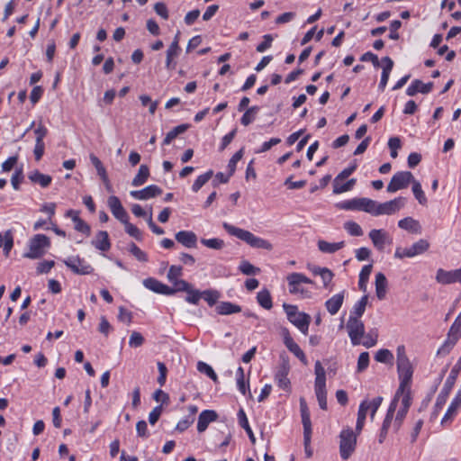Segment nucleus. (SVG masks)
Wrapping results in <instances>:
<instances>
[{
  "label": "nucleus",
  "instance_id": "obj_11",
  "mask_svg": "<svg viewBox=\"0 0 461 461\" xmlns=\"http://www.w3.org/2000/svg\"><path fill=\"white\" fill-rule=\"evenodd\" d=\"M63 263L77 275H89L94 271L92 266L78 256L68 257V258L63 259Z\"/></svg>",
  "mask_w": 461,
  "mask_h": 461
},
{
  "label": "nucleus",
  "instance_id": "obj_27",
  "mask_svg": "<svg viewBox=\"0 0 461 461\" xmlns=\"http://www.w3.org/2000/svg\"><path fill=\"white\" fill-rule=\"evenodd\" d=\"M179 41V32L174 38V41L170 44L169 48L167 50V59H166V68L167 69L174 68L175 66H172V60L175 57L178 56L180 48L178 45Z\"/></svg>",
  "mask_w": 461,
  "mask_h": 461
},
{
  "label": "nucleus",
  "instance_id": "obj_10",
  "mask_svg": "<svg viewBox=\"0 0 461 461\" xmlns=\"http://www.w3.org/2000/svg\"><path fill=\"white\" fill-rule=\"evenodd\" d=\"M346 329L352 345L357 346L361 343V339L365 335V325L360 319L348 317Z\"/></svg>",
  "mask_w": 461,
  "mask_h": 461
},
{
  "label": "nucleus",
  "instance_id": "obj_60",
  "mask_svg": "<svg viewBox=\"0 0 461 461\" xmlns=\"http://www.w3.org/2000/svg\"><path fill=\"white\" fill-rule=\"evenodd\" d=\"M357 169V165L353 164L349 167L344 168L333 180V184H338V182L344 181L349 176H351L355 170Z\"/></svg>",
  "mask_w": 461,
  "mask_h": 461
},
{
  "label": "nucleus",
  "instance_id": "obj_12",
  "mask_svg": "<svg viewBox=\"0 0 461 461\" xmlns=\"http://www.w3.org/2000/svg\"><path fill=\"white\" fill-rule=\"evenodd\" d=\"M404 205V199L402 197L380 203L376 202L375 216L383 214L391 215L398 212Z\"/></svg>",
  "mask_w": 461,
  "mask_h": 461
},
{
  "label": "nucleus",
  "instance_id": "obj_32",
  "mask_svg": "<svg viewBox=\"0 0 461 461\" xmlns=\"http://www.w3.org/2000/svg\"><path fill=\"white\" fill-rule=\"evenodd\" d=\"M345 246L344 241L330 243L325 240L318 241V248L323 253L332 254L341 249Z\"/></svg>",
  "mask_w": 461,
  "mask_h": 461
},
{
  "label": "nucleus",
  "instance_id": "obj_50",
  "mask_svg": "<svg viewBox=\"0 0 461 461\" xmlns=\"http://www.w3.org/2000/svg\"><path fill=\"white\" fill-rule=\"evenodd\" d=\"M220 298V293L216 290H204L202 292L201 299H203L210 306L214 305Z\"/></svg>",
  "mask_w": 461,
  "mask_h": 461
},
{
  "label": "nucleus",
  "instance_id": "obj_63",
  "mask_svg": "<svg viewBox=\"0 0 461 461\" xmlns=\"http://www.w3.org/2000/svg\"><path fill=\"white\" fill-rule=\"evenodd\" d=\"M55 266V262L53 260H44L38 264L36 272L38 275L47 274L51 268Z\"/></svg>",
  "mask_w": 461,
  "mask_h": 461
},
{
  "label": "nucleus",
  "instance_id": "obj_25",
  "mask_svg": "<svg viewBox=\"0 0 461 461\" xmlns=\"http://www.w3.org/2000/svg\"><path fill=\"white\" fill-rule=\"evenodd\" d=\"M344 301V292L334 294L329 300L326 301L325 306L327 311L331 314L335 315L341 308Z\"/></svg>",
  "mask_w": 461,
  "mask_h": 461
},
{
  "label": "nucleus",
  "instance_id": "obj_64",
  "mask_svg": "<svg viewBox=\"0 0 461 461\" xmlns=\"http://www.w3.org/2000/svg\"><path fill=\"white\" fill-rule=\"evenodd\" d=\"M143 343H144V338L140 332H138V331L131 332L130 339H129L130 347L138 348V347H140Z\"/></svg>",
  "mask_w": 461,
  "mask_h": 461
},
{
  "label": "nucleus",
  "instance_id": "obj_38",
  "mask_svg": "<svg viewBox=\"0 0 461 461\" xmlns=\"http://www.w3.org/2000/svg\"><path fill=\"white\" fill-rule=\"evenodd\" d=\"M238 420H239V423H240V427L243 428L246 430V432H247L250 441L252 443H255L256 438H255L254 433H253V431H252V429H251V428H250V426L249 424V420H248L247 415H246V413H245L243 409H240L239 411V412H238Z\"/></svg>",
  "mask_w": 461,
  "mask_h": 461
},
{
  "label": "nucleus",
  "instance_id": "obj_2",
  "mask_svg": "<svg viewBox=\"0 0 461 461\" xmlns=\"http://www.w3.org/2000/svg\"><path fill=\"white\" fill-rule=\"evenodd\" d=\"M461 371V357L458 358V360L456 361V363L455 364V366L452 367L451 371H450V374L449 375L447 376L445 384H444V386L441 390V392L439 393V394L438 395L437 397V401H436V403H435V413L434 415L437 414V412L442 408V406L446 403V401L456 383V380L458 376V374L460 373Z\"/></svg>",
  "mask_w": 461,
  "mask_h": 461
},
{
  "label": "nucleus",
  "instance_id": "obj_31",
  "mask_svg": "<svg viewBox=\"0 0 461 461\" xmlns=\"http://www.w3.org/2000/svg\"><path fill=\"white\" fill-rule=\"evenodd\" d=\"M14 246V236L10 230L0 233V248H4V252L6 257L9 256L10 251Z\"/></svg>",
  "mask_w": 461,
  "mask_h": 461
},
{
  "label": "nucleus",
  "instance_id": "obj_34",
  "mask_svg": "<svg viewBox=\"0 0 461 461\" xmlns=\"http://www.w3.org/2000/svg\"><path fill=\"white\" fill-rule=\"evenodd\" d=\"M367 302H368V296L367 295L362 296L361 299L354 304V306L350 312L349 317H353V318L355 317V319H360L366 311Z\"/></svg>",
  "mask_w": 461,
  "mask_h": 461
},
{
  "label": "nucleus",
  "instance_id": "obj_5",
  "mask_svg": "<svg viewBox=\"0 0 461 461\" xmlns=\"http://www.w3.org/2000/svg\"><path fill=\"white\" fill-rule=\"evenodd\" d=\"M376 201L370 198H353L340 202L337 207L346 211H362L375 216Z\"/></svg>",
  "mask_w": 461,
  "mask_h": 461
},
{
  "label": "nucleus",
  "instance_id": "obj_53",
  "mask_svg": "<svg viewBox=\"0 0 461 461\" xmlns=\"http://www.w3.org/2000/svg\"><path fill=\"white\" fill-rule=\"evenodd\" d=\"M344 229L351 236L359 237V236L363 235V230H362L361 226L353 221H346L344 223Z\"/></svg>",
  "mask_w": 461,
  "mask_h": 461
},
{
  "label": "nucleus",
  "instance_id": "obj_56",
  "mask_svg": "<svg viewBox=\"0 0 461 461\" xmlns=\"http://www.w3.org/2000/svg\"><path fill=\"white\" fill-rule=\"evenodd\" d=\"M197 370L203 374H205L207 376H209L213 381H217L218 377H217L216 373L214 372L212 367L211 366H209L208 364H206L203 361H199L197 363Z\"/></svg>",
  "mask_w": 461,
  "mask_h": 461
},
{
  "label": "nucleus",
  "instance_id": "obj_23",
  "mask_svg": "<svg viewBox=\"0 0 461 461\" xmlns=\"http://www.w3.org/2000/svg\"><path fill=\"white\" fill-rule=\"evenodd\" d=\"M382 62L384 63L383 71L381 75L380 83L378 85L379 91L383 92L387 85L389 80L390 73L393 68V61L390 57H384L382 59Z\"/></svg>",
  "mask_w": 461,
  "mask_h": 461
},
{
  "label": "nucleus",
  "instance_id": "obj_39",
  "mask_svg": "<svg viewBox=\"0 0 461 461\" xmlns=\"http://www.w3.org/2000/svg\"><path fill=\"white\" fill-rule=\"evenodd\" d=\"M70 214H75V217L73 218V221L75 222V229L79 232L89 235L90 234V227L87 223H86L83 220H81L78 217L77 212L69 210L66 213V215H70Z\"/></svg>",
  "mask_w": 461,
  "mask_h": 461
},
{
  "label": "nucleus",
  "instance_id": "obj_57",
  "mask_svg": "<svg viewBox=\"0 0 461 461\" xmlns=\"http://www.w3.org/2000/svg\"><path fill=\"white\" fill-rule=\"evenodd\" d=\"M201 243L212 249H221L224 247V241L218 238L202 239Z\"/></svg>",
  "mask_w": 461,
  "mask_h": 461
},
{
  "label": "nucleus",
  "instance_id": "obj_19",
  "mask_svg": "<svg viewBox=\"0 0 461 461\" xmlns=\"http://www.w3.org/2000/svg\"><path fill=\"white\" fill-rule=\"evenodd\" d=\"M143 285L157 294L171 295L173 294V290H170V287L160 281L157 280L153 277H149L143 280Z\"/></svg>",
  "mask_w": 461,
  "mask_h": 461
},
{
  "label": "nucleus",
  "instance_id": "obj_3",
  "mask_svg": "<svg viewBox=\"0 0 461 461\" xmlns=\"http://www.w3.org/2000/svg\"><path fill=\"white\" fill-rule=\"evenodd\" d=\"M29 250L23 254V258L37 259L43 257L50 247V240L44 234H36L29 240Z\"/></svg>",
  "mask_w": 461,
  "mask_h": 461
},
{
  "label": "nucleus",
  "instance_id": "obj_46",
  "mask_svg": "<svg viewBox=\"0 0 461 461\" xmlns=\"http://www.w3.org/2000/svg\"><path fill=\"white\" fill-rule=\"evenodd\" d=\"M410 248L412 257H415L426 252L429 248V243L428 240L420 239L417 242L413 243L412 246Z\"/></svg>",
  "mask_w": 461,
  "mask_h": 461
},
{
  "label": "nucleus",
  "instance_id": "obj_1",
  "mask_svg": "<svg viewBox=\"0 0 461 461\" xmlns=\"http://www.w3.org/2000/svg\"><path fill=\"white\" fill-rule=\"evenodd\" d=\"M222 227L230 236L240 239L252 248L267 250H271L273 248L272 244L268 240L258 237L249 230L238 228L228 222H223Z\"/></svg>",
  "mask_w": 461,
  "mask_h": 461
},
{
  "label": "nucleus",
  "instance_id": "obj_42",
  "mask_svg": "<svg viewBox=\"0 0 461 461\" xmlns=\"http://www.w3.org/2000/svg\"><path fill=\"white\" fill-rule=\"evenodd\" d=\"M189 128V124H180L168 131L163 140V145H169L179 134L184 133Z\"/></svg>",
  "mask_w": 461,
  "mask_h": 461
},
{
  "label": "nucleus",
  "instance_id": "obj_26",
  "mask_svg": "<svg viewBox=\"0 0 461 461\" xmlns=\"http://www.w3.org/2000/svg\"><path fill=\"white\" fill-rule=\"evenodd\" d=\"M375 294L379 300H384L386 296L388 282L386 276L383 273L375 275Z\"/></svg>",
  "mask_w": 461,
  "mask_h": 461
},
{
  "label": "nucleus",
  "instance_id": "obj_62",
  "mask_svg": "<svg viewBox=\"0 0 461 461\" xmlns=\"http://www.w3.org/2000/svg\"><path fill=\"white\" fill-rule=\"evenodd\" d=\"M171 284L173 285V287H170V290H173V294L176 292H185L191 285L190 283L184 279L172 281Z\"/></svg>",
  "mask_w": 461,
  "mask_h": 461
},
{
  "label": "nucleus",
  "instance_id": "obj_49",
  "mask_svg": "<svg viewBox=\"0 0 461 461\" xmlns=\"http://www.w3.org/2000/svg\"><path fill=\"white\" fill-rule=\"evenodd\" d=\"M186 296L185 298V302L191 304H198L201 300L202 292L198 289L194 288L191 285L190 288L185 291Z\"/></svg>",
  "mask_w": 461,
  "mask_h": 461
},
{
  "label": "nucleus",
  "instance_id": "obj_28",
  "mask_svg": "<svg viewBox=\"0 0 461 461\" xmlns=\"http://www.w3.org/2000/svg\"><path fill=\"white\" fill-rule=\"evenodd\" d=\"M369 238L372 240V243L374 244V246L378 250H382L384 249L387 233L384 230L374 229V230H370Z\"/></svg>",
  "mask_w": 461,
  "mask_h": 461
},
{
  "label": "nucleus",
  "instance_id": "obj_37",
  "mask_svg": "<svg viewBox=\"0 0 461 461\" xmlns=\"http://www.w3.org/2000/svg\"><path fill=\"white\" fill-rule=\"evenodd\" d=\"M396 397L399 399L400 396H402V406L401 408L409 410L411 404V385H408L406 388H404L402 391L400 390V387L396 391Z\"/></svg>",
  "mask_w": 461,
  "mask_h": 461
},
{
  "label": "nucleus",
  "instance_id": "obj_54",
  "mask_svg": "<svg viewBox=\"0 0 461 461\" xmlns=\"http://www.w3.org/2000/svg\"><path fill=\"white\" fill-rule=\"evenodd\" d=\"M356 182L357 180L355 178H351L344 183V185H340V182H338V184H333V193L339 194L348 192L353 188V186L356 185Z\"/></svg>",
  "mask_w": 461,
  "mask_h": 461
},
{
  "label": "nucleus",
  "instance_id": "obj_51",
  "mask_svg": "<svg viewBox=\"0 0 461 461\" xmlns=\"http://www.w3.org/2000/svg\"><path fill=\"white\" fill-rule=\"evenodd\" d=\"M239 269L242 274L247 276H255L260 273V269L258 267L253 266L247 260H243L240 263Z\"/></svg>",
  "mask_w": 461,
  "mask_h": 461
},
{
  "label": "nucleus",
  "instance_id": "obj_48",
  "mask_svg": "<svg viewBox=\"0 0 461 461\" xmlns=\"http://www.w3.org/2000/svg\"><path fill=\"white\" fill-rule=\"evenodd\" d=\"M128 250L138 261H148V255L143 250H141L135 243L131 242L128 246Z\"/></svg>",
  "mask_w": 461,
  "mask_h": 461
},
{
  "label": "nucleus",
  "instance_id": "obj_29",
  "mask_svg": "<svg viewBox=\"0 0 461 461\" xmlns=\"http://www.w3.org/2000/svg\"><path fill=\"white\" fill-rule=\"evenodd\" d=\"M28 178L30 179L31 182H32L34 184H38L42 188L48 187L52 182V177L50 176L42 174L41 172H40L37 169L32 171L28 175Z\"/></svg>",
  "mask_w": 461,
  "mask_h": 461
},
{
  "label": "nucleus",
  "instance_id": "obj_58",
  "mask_svg": "<svg viewBox=\"0 0 461 461\" xmlns=\"http://www.w3.org/2000/svg\"><path fill=\"white\" fill-rule=\"evenodd\" d=\"M125 226V231L132 238L136 239L137 240L140 241L142 240V233L137 228L135 225L129 222V220L123 222Z\"/></svg>",
  "mask_w": 461,
  "mask_h": 461
},
{
  "label": "nucleus",
  "instance_id": "obj_61",
  "mask_svg": "<svg viewBox=\"0 0 461 461\" xmlns=\"http://www.w3.org/2000/svg\"><path fill=\"white\" fill-rule=\"evenodd\" d=\"M393 417L385 415V418L383 421L382 428L379 434V443H383L385 439L389 428L392 424Z\"/></svg>",
  "mask_w": 461,
  "mask_h": 461
},
{
  "label": "nucleus",
  "instance_id": "obj_8",
  "mask_svg": "<svg viewBox=\"0 0 461 461\" xmlns=\"http://www.w3.org/2000/svg\"><path fill=\"white\" fill-rule=\"evenodd\" d=\"M289 286V293L292 294H300L303 298H310L311 292L302 288L301 284H312V280L302 273L294 272L286 277Z\"/></svg>",
  "mask_w": 461,
  "mask_h": 461
},
{
  "label": "nucleus",
  "instance_id": "obj_33",
  "mask_svg": "<svg viewBox=\"0 0 461 461\" xmlns=\"http://www.w3.org/2000/svg\"><path fill=\"white\" fill-rule=\"evenodd\" d=\"M398 226L401 229L420 233V225L418 221L412 219L411 217H406L398 221Z\"/></svg>",
  "mask_w": 461,
  "mask_h": 461
},
{
  "label": "nucleus",
  "instance_id": "obj_16",
  "mask_svg": "<svg viewBox=\"0 0 461 461\" xmlns=\"http://www.w3.org/2000/svg\"><path fill=\"white\" fill-rule=\"evenodd\" d=\"M108 205L113 216L122 223L129 220V215L117 196H110L108 198Z\"/></svg>",
  "mask_w": 461,
  "mask_h": 461
},
{
  "label": "nucleus",
  "instance_id": "obj_44",
  "mask_svg": "<svg viewBox=\"0 0 461 461\" xmlns=\"http://www.w3.org/2000/svg\"><path fill=\"white\" fill-rule=\"evenodd\" d=\"M412 184V193L415 198L418 200L419 203L421 205H426L428 203L427 197L421 188V185L416 179L413 180Z\"/></svg>",
  "mask_w": 461,
  "mask_h": 461
},
{
  "label": "nucleus",
  "instance_id": "obj_40",
  "mask_svg": "<svg viewBox=\"0 0 461 461\" xmlns=\"http://www.w3.org/2000/svg\"><path fill=\"white\" fill-rule=\"evenodd\" d=\"M373 265L368 264L362 267L360 273H359V280H358V286L359 289L363 292H366V285L369 279V276L372 272Z\"/></svg>",
  "mask_w": 461,
  "mask_h": 461
},
{
  "label": "nucleus",
  "instance_id": "obj_21",
  "mask_svg": "<svg viewBox=\"0 0 461 461\" xmlns=\"http://www.w3.org/2000/svg\"><path fill=\"white\" fill-rule=\"evenodd\" d=\"M218 418V414L215 411L212 410H205L203 411L198 417V422H197V430L199 432H203L207 428L208 425L216 420Z\"/></svg>",
  "mask_w": 461,
  "mask_h": 461
},
{
  "label": "nucleus",
  "instance_id": "obj_47",
  "mask_svg": "<svg viewBox=\"0 0 461 461\" xmlns=\"http://www.w3.org/2000/svg\"><path fill=\"white\" fill-rule=\"evenodd\" d=\"M258 111V106H251L249 109H247V111L243 113L240 119L241 124H243L244 126H248L249 124H250L255 120Z\"/></svg>",
  "mask_w": 461,
  "mask_h": 461
},
{
  "label": "nucleus",
  "instance_id": "obj_45",
  "mask_svg": "<svg viewBox=\"0 0 461 461\" xmlns=\"http://www.w3.org/2000/svg\"><path fill=\"white\" fill-rule=\"evenodd\" d=\"M300 409L303 429H310V427L312 426L310 413L308 411L306 402L303 398L300 399Z\"/></svg>",
  "mask_w": 461,
  "mask_h": 461
},
{
  "label": "nucleus",
  "instance_id": "obj_4",
  "mask_svg": "<svg viewBox=\"0 0 461 461\" xmlns=\"http://www.w3.org/2000/svg\"><path fill=\"white\" fill-rule=\"evenodd\" d=\"M315 394L321 410H327V391H326V374L325 369L320 361L315 363Z\"/></svg>",
  "mask_w": 461,
  "mask_h": 461
},
{
  "label": "nucleus",
  "instance_id": "obj_20",
  "mask_svg": "<svg viewBox=\"0 0 461 461\" xmlns=\"http://www.w3.org/2000/svg\"><path fill=\"white\" fill-rule=\"evenodd\" d=\"M176 240L188 249L196 248L197 236L191 230H180L175 235Z\"/></svg>",
  "mask_w": 461,
  "mask_h": 461
},
{
  "label": "nucleus",
  "instance_id": "obj_15",
  "mask_svg": "<svg viewBox=\"0 0 461 461\" xmlns=\"http://www.w3.org/2000/svg\"><path fill=\"white\" fill-rule=\"evenodd\" d=\"M436 280L442 285H449L456 282L461 284V268L447 271L442 268L438 269L436 274Z\"/></svg>",
  "mask_w": 461,
  "mask_h": 461
},
{
  "label": "nucleus",
  "instance_id": "obj_9",
  "mask_svg": "<svg viewBox=\"0 0 461 461\" xmlns=\"http://www.w3.org/2000/svg\"><path fill=\"white\" fill-rule=\"evenodd\" d=\"M414 176L410 171L396 172L387 185V192L395 193L401 189L408 187L414 180Z\"/></svg>",
  "mask_w": 461,
  "mask_h": 461
},
{
  "label": "nucleus",
  "instance_id": "obj_22",
  "mask_svg": "<svg viewBox=\"0 0 461 461\" xmlns=\"http://www.w3.org/2000/svg\"><path fill=\"white\" fill-rule=\"evenodd\" d=\"M289 367L283 365L275 375V381L277 386L286 392L291 389V383L288 378Z\"/></svg>",
  "mask_w": 461,
  "mask_h": 461
},
{
  "label": "nucleus",
  "instance_id": "obj_13",
  "mask_svg": "<svg viewBox=\"0 0 461 461\" xmlns=\"http://www.w3.org/2000/svg\"><path fill=\"white\" fill-rule=\"evenodd\" d=\"M397 371L400 380V390L402 391L404 388H406L408 385H411V384L413 368L410 360L398 362Z\"/></svg>",
  "mask_w": 461,
  "mask_h": 461
},
{
  "label": "nucleus",
  "instance_id": "obj_55",
  "mask_svg": "<svg viewBox=\"0 0 461 461\" xmlns=\"http://www.w3.org/2000/svg\"><path fill=\"white\" fill-rule=\"evenodd\" d=\"M377 332L375 330H370L368 333H365L363 341H361L360 344H362L366 348H372L376 345L377 343Z\"/></svg>",
  "mask_w": 461,
  "mask_h": 461
},
{
  "label": "nucleus",
  "instance_id": "obj_6",
  "mask_svg": "<svg viewBox=\"0 0 461 461\" xmlns=\"http://www.w3.org/2000/svg\"><path fill=\"white\" fill-rule=\"evenodd\" d=\"M283 307L288 321L298 328L303 334L306 335L311 322L310 315L305 312H299L295 305L285 303Z\"/></svg>",
  "mask_w": 461,
  "mask_h": 461
},
{
  "label": "nucleus",
  "instance_id": "obj_30",
  "mask_svg": "<svg viewBox=\"0 0 461 461\" xmlns=\"http://www.w3.org/2000/svg\"><path fill=\"white\" fill-rule=\"evenodd\" d=\"M216 312L220 315H230L241 312V307L230 302H220L216 306Z\"/></svg>",
  "mask_w": 461,
  "mask_h": 461
},
{
  "label": "nucleus",
  "instance_id": "obj_43",
  "mask_svg": "<svg viewBox=\"0 0 461 461\" xmlns=\"http://www.w3.org/2000/svg\"><path fill=\"white\" fill-rule=\"evenodd\" d=\"M212 170H209L203 175L198 176L192 185V190L197 193L212 176Z\"/></svg>",
  "mask_w": 461,
  "mask_h": 461
},
{
  "label": "nucleus",
  "instance_id": "obj_52",
  "mask_svg": "<svg viewBox=\"0 0 461 461\" xmlns=\"http://www.w3.org/2000/svg\"><path fill=\"white\" fill-rule=\"evenodd\" d=\"M375 359L380 363H392L393 355L389 349L382 348L375 353Z\"/></svg>",
  "mask_w": 461,
  "mask_h": 461
},
{
  "label": "nucleus",
  "instance_id": "obj_24",
  "mask_svg": "<svg viewBox=\"0 0 461 461\" xmlns=\"http://www.w3.org/2000/svg\"><path fill=\"white\" fill-rule=\"evenodd\" d=\"M92 245L101 251H108L111 248L108 232L105 230L98 231L92 240Z\"/></svg>",
  "mask_w": 461,
  "mask_h": 461
},
{
  "label": "nucleus",
  "instance_id": "obj_35",
  "mask_svg": "<svg viewBox=\"0 0 461 461\" xmlns=\"http://www.w3.org/2000/svg\"><path fill=\"white\" fill-rule=\"evenodd\" d=\"M90 160L93 166L95 167L98 176L101 177L102 181L106 185H109V178L106 173V169L104 167L101 160L94 154L90 155Z\"/></svg>",
  "mask_w": 461,
  "mask_h": 461
},
{
  "label": "nucleus",
  "instance_id": "obj_36",
  "mask_svg": "<svg viewBox=\"0 0 461 461\" xmlns=\"http://www.w3.org/2000/svg\"><path fill=\"white\" fill-rule=\"evenodd\" d=\"M149 176V168L147 165H140L137 175L132 179L131 185L133 186L142 185Z\"/></svg>",
  "mask_w": 461,
  "mask_h": 461
},
{
  "label": "nucleus",
  "instance_id": "obj_41",
  "mask_svg": "<svg viewBox=\"0 0 461 461\" xmlns=\"http://www.w3.org/2000/svg\"><path fill=\"white\" fill-rule=\"evenodd\" d=\"M257 301L264 309L270 310L273 307L271 294L267 289H263L258 293Z\"/></svg>",
  "mask_w": 461,
  "mask_h": 461
},
{
  "label": "nucleus",
  "instance_id": "obj_18",
  "mask_svg": "<svg viewBox=\"0 0 461 461\" xmlns=\"http://www.w3.org/2000/svg\"><path fill=\"white\" fill-rule=\"evenodd\" d=\"M461 407V388L457 391L456 396L448 406L447 412L441 420V424L446 426L453 420L457 413V410Z\"/></svg>",
  "mask_w": 461,
  "mask_h": 461
},
{
  "label": "nucleus",
  "instance_id": "obj_7",
  "mask_svg": "<svg viewBox=\"0 0 461 461\" xmlns=\"http://www.w3.org/2000/svg\"><path fill=\"white\" fill-rule=\"evenodd\" d=\"M357 434L352 429H343L339 434V455L343 460H348L356 449Z\"/></svg>",
  "mask_w": 461,
  "mask_h": 461
},
{
  "label": "nucleus",
  "instance_id": "obj_14",
  "mask_svg": "<svg viewBox=\"0 0 461 461\" xmlns=\"http://www.w3.org/2000/svg\"><path fill=\"white\" fill-rule=\"evenodd\" d=\"M461 337V312L457 315L453 324L451 325L447 339L443 345L444 348H447L448 350L453 348Z\"/></svg>",
  "mask_w": 461,
  "mask_h": 461
},
{
  "label": "nucleus",
  "instance_id": "obj_17",
  "mask_svg": "<svg viewBox=\"0 0 461 461\" xmlns=\"http://www.w3.org/2000/svg\"><path fill=\"white\" fill-rule=\"evenodd\" d=\"M161 194L162 189L156 185H150L141 190H133L130 192L131 196L138 200H148Z\"/></svg>",
  "mask_w": 461,
  "mask_h": 461
},
{
  "label": "nucleus",
  "instance_id": "obj_59",
  "mask_svg": "<svg viewBox=\"0 0 461 461\" xmlns=\"http://www.w3.org/2000/svg\"><path fill=\"white\" fill-rule=\"evenodd\" d=\"M242 157H243V149H240L229 160L227 167H228V171L230 172V175H233L235 173L237 163L242 158Z\"/></svg>",
  "mask_w": 461,
  "mask_h": 461
}]
</instances>
